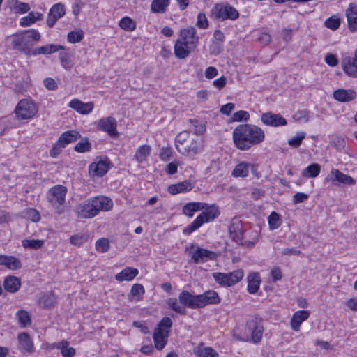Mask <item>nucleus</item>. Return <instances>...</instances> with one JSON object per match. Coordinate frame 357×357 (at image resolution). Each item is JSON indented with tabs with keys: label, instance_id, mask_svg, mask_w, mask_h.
I'll return each instance as SVG.
<instances>
[{
	"label": "nucleus",
	"instance_id": "1",
	"mask_svg": "<svg viewBox=\"0 0 357 357\" xmlns=\"http://www.w3.org/2000/svg\"><path fill=\"white\" fill-rule=\"evenodd\" d=\"M235 146L240 150H248L261 143L265 138L264 130L252 124H240L232 133Z\"/></svg>",
	"mask_w": 357,
	"mask_h": 357
},
{
	"label": "nucleus",
	"instance_id": "2",
	"mask_svg": "<svg viewBox=\"0 0 357 357\" xmlns=\"http://www.w3.org/2000/svg\"><path fill=\"white\" fill-rule=\"evenodd\" d=\"M113 202L111 199L99 196L88 199L79 204L75 208L77 215L82 218H91L100 211H108L112 209Z\"/></svg>",
	"mask_w": 357,
	"mask_h": 357
},
{
	"label": "nucleus",
	"instance_id": "3",
	"mask_svg": "<svg viewBox=\"0 0 357 357\" xmlns=\"http://www.w3.org/2000/svg\"><path fill=\"white\" fill-rule=\"evenodd\" d=\"M175 148L181 154L192 158L202 152L204 142L199 136L185 130L176 136Z\"/></svg>",
	"mask_w": 357,
	"mask_h": 357
},
{
	"label": "nucleus",
	"instance_id": "4",
	"mask_svg": "<svg viewBox=\"0 0 357 357\" xmlns=\"http://www.w3.org/2000/svg\"><path fill=\"white\" fill-rule=\"evenodd\" d=\"M67 192L68 189L66 186L56 185L50 188L47 192V200L58 215H61L65 212Z\"/></svg>",
	"mask_w": 357,
	"mask_h": 357
},
{
	"label": "nucleus",
	"instance_id": "5",
	"mask_svg": "<svg viewBox=\"0 0 357 357\" xmlns=\"http://www.w3.org/2000/svg\"><path fill=\"white\" fill-rule=\"evenodd\" d=\"M202 210L204 211L201 213L191 224L183 229V233L184 234H190L201 227L204 223L213 221L220 214L218 207L215 204L208 206V204L206 203L205 208Z\"/></svg>",
	"mask_w": 357,
	"mask_h": 357
},
{
	"label": "nucleus",
	"instance_id": "6",
	"mask_svg": "<svg viewBox=\"0 0 357 357\" xmlns=\"http://www.w3.org/2000/svg\"><path fill=\"white\" fill-rule=\"evenodd\" d=\"M215 281L221 286L231 287L241 281L244 273L242 270L238 269L228 273L215 272L212 274Z\"/></svg>",
	"mask_w": 357,
	"mask_h": 357
},
{
	"label": "nucleus",
	"instance_id": "7",
	"mask_svg": "<svg viewBox=\"0 0 357 357\" xmlns=\"http://www.w3.org/2000/svg\"><path fill=\"white\" fill-rule=\"evenodd\" d=\"M212 13L215 17L221 20H234L239 17L238 11L229 3H216Z\"/></svg>",
	"mask_w": 357,
	"mask_h": 357
},
{
	"label": "nucleus",
	"instance_id": "8",
	"mask_svg": "<svg viewBox=\"0 0 357 357\" xmlns=\"http://www.w3.org/2000/svg\"><path fill=\"white\" fill-rule=\"evenodd\" d=\"M37 112V106L32 101L26 99L20 100L15 109L18 119H29L33 118Z\"/></svg>",
	"mask_w": 357,
	"mask_h": 357
},
{
	"label": "nucleus",
	"instance_id": "9",
	"mask_svg": "<svg viewBox=\"0 0 357 357\" xmlns=\"http://www.w3.org/2000/svg\"><path fill=\"white\" fill-rule=\"evenodd\" d=\"M188 251L191 259L196 264L205 262L208 259H213L215 257V253L213 252L199 248L193 244L190 245Z\"/></svg>",
	"mask_w": 357,
	"mask_h": 357
},
{
	"label": "nucleus",
	"instance_id": "10",
	"mask_svg": "<svg viewBox=\"0 0 357 357\" xmlns=\"http://www.w3.org/2000/svg\"><path fill=\"white\" fill-rule=\"evenodd\" d=\"M325 181L331 182L335 185L340 184L352 185L356 183V181L352 177L343 174L340 170L336 169H333L330 172V173L325 178Z\"/></svg>",
	"mask_w": 357,
	"mask_h": 357
},
{
	"label": "nucleus",
	"instance_id": "11",
	"mask_svg": "<svg viewBox=\"0 0 357 357\" xmlns=\"http://www.w3.org/2000/svg\"><path fill=\"white\" fill-rule=\"evenodd\" d=\"M117 122L114 117L102 118L97 123V128L101 131L106 132L111 137H118L116 130Z\"/></svg>",
	"mask_w": 357,
	"mask_h": 357
},
{
	"label": "nucleus",
	"instance_id": "12",
	"mask_svg": "<svg viewBox=\"0 0 357 357\" xmlns=\"http://www.w3.org/2000/svg\"><path fill=\"white\" fill-rule=\"evenodd\" d=\"M178 40L187 43L188 45L196 49L199 43V36L195 27L190 26L186 29H183L179 32Z\"/></svg>",
	"mask_w": 357,
	"mask_h": 357
},
{
	"label": "nucleus",
	"instance_id": "13",
	"mask_svg": "<svg viewBox=\"0 0 357 357\" xmlns=\"http://www.w3.org/2000/svg\"><path fill=\"white\" fill-rule=\"evenodd\" d=\"M246 327L251 333V339L254 343H259L263 335V326L257 319H252L247 321Z\"/></svg>",
	"mask_w": 357,
	"mask_h": 357
},
{
	"label": "nucleus",
	"instance_id": "14",
	"mask_svg": "<svg viewBox=\"0 0 357 357\" xmlns=\"http://www.w3.org/2000/svg\"><path fill=\"white\" fill-rule=\"evenodd\" d=\"M261 121L268 126L277 127L287 124V120L279 114L268 112L261 114Z\"/></svg>",
	"mask_w": 357,
	"mask_h": 357
},
{
	"label": "nucleus",
	"instance_id": "15",
	"mask_svg": "<svg viewBox=\"0 0 357 357\" xmlns=\"http://www.w3.org/2000/svg\"><path fill=\"white\" fill-rule=\"evenodd\" d=\"M64 5L61 3H58L52 6L50 8L48 16L47 18V24L50 28H52L55 24L56 22L61 18L65 15Z\"/></svg>",
	"mask_w": 357,
	"mask_h": 357
},
{
	"label": "nucleus",
	"instance_id": "16",
	"mask_svg": "<svg viewBox=\"0 0 357 357\" xmlns=\"http://www.w3.org/2000/svg\"><path fill=\"white\" fill-rule=\"evenodd\" d=\"M199 308L210 304H218L220 300L217 292L215 291H207L202 294L197 295Z\"/></svg>",
	"mask_w": 357,
	"mask_h": 357
},
{
	"label": "nucleus",
	"instance_id": "17",
	"mask_svg": "<svg viewBox=\"0 0 357 357\" xmlns=\"http://www.w3.org/2000/svg\"><path fill=\"white\" fill-rule=\"evenodd\" d=\"M344 72L350 77H357V49L353 58L346 57L342 61Z\"/></svg>",
	"mask_w": 357,
	"mask_h": 357
},
{
	"label": "nucleus",
	"instance_id": "18",
	"mask_svg": "<svg viewBox=\"0 0 357 357\" xmlns=\"http://www.w3.org/2000/svg\"><path fill=\"white\" fill-rule=\"evenodd\" d=\"M345 14L350 31L352 32L357 31V5L354 3H349Z\"/></svg>",
	"mask_w": 357,
	"mask_h": 357
},
{
	"label": "nucleus",
	"instance_id": "19",
	"mask_svg": "<svg viewBox=\"0 0 357 357\" xmlns=\"http://www.w3.org/2000/svg\"><path fill=\"white\" fill-rule=\"evenodd\" d=\"M196 49L188 45L187 43L182 42L180 40H176L174 44V50L175 56L180 59H184L189 56V54L194 52Z\"/></svg>",
	"mask_w": 357,
	"mask_h": 357
},
{
	"label": "nucleus",
	"instance_id": "20",
	"mask_svg": "<svg viewBox=\"0 0 357 357\" xmlns=\"http://www.w3.org/2000/svg\"><path fill=\"white\" fill-rule=\"evenodd\" d=\"M179 302L183 305V307H187L190 309L199 308L197 295H192L188 291H183L178 296Z\"/></svg>",
	"mask_w": 357,
	"mask_h": 357
},
{
	"label": "nucleus",
	"instance_id": "21",
	"mask_svg": "<svg viewBox=\"0 0 357 357\" xmlns=\"http://www.w3.org/2000/svg\"><path fill=\"white\" fill-rule=\"evenodd\" d=\"M109 163L110 162L107 158L97 162H92L89 165V172H91L93 176H102L109 169Z\"/></svg>",
	"mask_w": 357,
	"mask_h": 357
},
{
	"label": "nucleus",
	"instance_id": "22",
	"mask_svg": "<svg viewBox=\"0 0 357 357\" xmlns=\"http://www.w3.org/2000/svg\"><path fill=\"white\" fill-rule=\"evenodd\" d=\"M68 107L79 114H88L93 110L94 105L93 102L84 103L79 99H73L69 102Z\"/></svg>",
	"mask_w": 357,
	"mask_h": 357
},
{
	"label": "nucleus",
	"instance_id": "23",
	"mask_svg": "<svg viewBox=\"0 0 357 357\" xmlns=\"http://www.w3.org/2000/svg\"><path fill=\"white\" fill-rule=\"evenodd\" d=\"M17 338L20 344V349L22 351L27 352L29 354H31L34 351L33 341L27 333L22 332L18 334Z\"/></svg>",
	"mask_w": 357,
	"mask_h": 357
},
{
	"label": "nucleus",
	"instance_id": "24",
	"mask_svg": "<svg viewBox=\"0 0 357 357\" xmlns=\"http://www.w3.org/2000/svg\"><path fill=\"white\" fill-rule=\"evenodd\" d=\"M333 96L336 100L344 102L354 100L357 96V93L352 89H340L334 91Z\"/></svg>",
	"mask_w": 357,
	"mask_h": 357
},
{
	"label": "nucleus",
	"instance_id": "25",
	"mask_svg": "<svg viewBox=\"0 0 357 357\" xmlns=\"http://www.w3.org/2000/svg\"><path fill=\"white\" fill-rule=\"evenodd\" d=\"M169 331L161 328H155L153 333V341L155 347L161 350L165 347L167 342Z\"/></svg>",
	"mask_w": 357,
	"mask_h": 357
},
{
	"label": "nucleus",
	"instance_id": "26",
	"mask_svg": "<svg viewBox=\"0 0 357 357\" xmlns=\"http://www.w3.org/2000/svg\"><path fill=\"white\" fill-rule=\"evenodd\" d=\"M310 316V312L307 310H298L296 312L291 319V326L294 331H298L300 326Z\"/></svg>",
	"mask_w": 357,
	"mask_h": 357
},
{
	"label": "nucleus",
	"instance_id": "27",
	"mask_svg": "<svg viewBox=\"0 0 357 357\" xmlns=\"http://www.w3.org/2000/svg\"><path fill=\"white\" fill-rule=\"evenodd\" d=\"M139 273L137 268L133 267H126L120 273L115 275V279L119 282L131 281Z\"/></svg>",
	"mask_w": 357,
	"mask_h": 357
},
{
	"label": "nucleus",
	"instance_id": "28",
	"mask_svg": "<svg viewBox=\"0 0 357 357\" xmlns=\"http://www.w3.org/2000/svg\"><path fill=\"white\" fill-rule=\"evenodd\" d=\"M193 188V185L189 181H184L168 187V192L172 195L188 192Z\"/></svg>",
	"mask_w": 357,
	"mask_h": 357
},
{
	"label": "nucleus",
	"instance_id": "29",
	"mask_svg": "<svg viewBox=\"0 0 357 357\" xmlns=\"http://www.w3.org/2000/svg\"><path fill=\"white\" fill-rule=\"evenodd\" d=\"M248 291L250 294H255L260 285L261 279L258 273H251L248 277Z\"/></svg>",
	"mask_w": 357,
	"mask_h": 357
},
{
	"label": "nucleus",
	"instance_id": "30",
	"mask_svg": "<svg viewBox=\"0 0 357 357\" xmlns=\"http://www.w3.org/2000/svg\"><path fill=\"white\" fill-rule=\"evenodd\" d=\"M229 233L231 238L238 243L243 240V231L239 222H233L229 227Z\"/></svg>",
	"mask_w": 357,
	"mask_h": 357
},
{
	"label": "nucleus",
	"instance_id": "31",
	"mask_svg": "<svg viewBox=\"0 0 357 357\" xmlns=\"http://www.w3.org/2000/svg\"><path fill=\"white\" fill-rule=\"evenodd\" d=\"M21 286L20 280L15 276H8L5 278L3 282L4 289L10 293L16 292Z\"/></svg>",
	"mask_w": 357,
	"mask_h": 357
},
{
	"label": "nucleus",
	"instance_id": "32",
	"mask_svg": "<svg viewBox=\"0 0 357 357\" xmlns=\"http://www.w3.org/2000/svg\"><path fill=\"white\" fill-rule=\"evenodd\" d=\"M78 137L79 133L77 131H66L61 135L57 142L64 148L67 144L75 142Z\"/></svg>",
	"mask_w": 357,
	"mask_h": 357
},
{
	"label": "nucleus",
	"instance_id": "33",
	"mask_svg": "<svg viewBox=\"0 0 357 357\" xmlns=\"http://www.w3.org/2000/svg\"><path fill=\"white\" fill-rule=\"evenodd\" d=\"M206 203L203 202H189L183 206V213L188 217H192L197 211L205 208Z\"/></svg>",
	"mask_w": 357,
	"mask_h": 357
},
{
	"label": "nucleus",
	"instance_id": "34",
	"mask_svg": "<svg viewBox=\"0 0 357 357\" xmlns=\"http://www.w3.org/2000/svg\"><path fill=\"white\" fill-rule=\"evenodd\" d=\"M42 17V13L31 12L27 16L23 17L20 19V24L22 27L29 26L34 24L37 20H40Z\"/></svg>",
	"mask_w": 357,
	"mask_h": 357
},
{
	"label": "nucleus",
	"instance_id": "35",
	"mask_svg": "<svg viewBox=\"0 0 357 357\" xmlns=\"http://www.w3.org/2000/svg\"><path fill=\"white\" fill-rule=\"evenodd\" d=\"M56 303V297L52 293H46L38 300L39 306L43 308H50L54 306Z\"/></svg>",
	"mask_w": 357,
	"mask_h": 357
},
{
	"label": "nucleus",
	"instance_id": "36",
	"mask_svg": "<svg viewBox=\"0 0 357 357\" xmlns=\"http://www.w3.org/2000/svg\"><path fill=\"white\" fill-rule=\"evenodd\" d=\"M169 4V0H153L151 10L154 13H164Z\"/></svg>",
	"mask_w": 357,
	"mask_h": 357
},
{
	"label": "nucleus",
	"instance_id": "37",
	"mask_svg": "<svg viewBox=\"0 0 357 357\" xmlns=\"http://www.w3.org/2000/svg\"><path fill=\"white\" fill-rule=\"evenodd\" d=\"M151 147L149 145L140 146L134 155V158L139 163L146 160V158L150 155Z\"/></svg>",
	"mask_w": 357,
	"mask_h": 357
},
{
	"label": "nucleus",
	"instance_id": "38",
	"mask_svg": "<svg viewBox=\"0 0 357 357\" xmlns=\"http://www.w3.org/2000/svg\"><path fill=\"white\" fill-rule=\"evenodd\" d=\"M321 167L317 163H313L302 171V176L306 178H314L320 172Z\"/></svg>",
	"mask_w": 357,
	"mask_h": 357
},
{
	"label": "nucleus",
	"instance_id": "39",
	"mask_svg": "<svg viewBox=\"0 0 357 357\" xmlns=\"http://www.w3.org/2000/svg\"><path fill=\"white\" fill-rule=\"evenodd\" d=\"M145 290L142 284L139 283L134 284L129 295V296H131L130 299L140 301L142 299Z\"/></svg>",
	"mask_w": 357,
	"mask_h": 357
},
{
	"label": "nucleus",
	"instance_id": "40",
	"mask_svg": "<svg viewBox=\"0 0 357 357\" xmlns=\"http://www.w3.org/2000/svg\"><path fill=\"white\" fill-rule=\"evenodd\" d=\"M188 122L190 129L192 130L195 134V136L200 135L206 131L205 126L199 121L190 119Z\"/></svg>",
	"mask_w": 357,
	"mask_h": 357
},
{
	"label": "nucleus",
	"instance_id": "41",
	"mask_svg": "<svg viewBox=\"0 0 357 357\" xmlns=\"http://www.w3.org/2000/svg\"><path fill=\"white\" fill-rule=\"evenodd\" d=\"M249 172V165L246 162H241L237 165L232 172V175L238 177H245L248 176Z\"/></svg>",
	"mask_w": 357,
	"mask_h": 357
},
{
	"label": "nucleus",
	"instance_id": "42",
	"mask_svg": "<svg viewBox=\"0 0 357 357\" xmlns=\"http://www.w3.org/2000/svg\"><path fill=\"white\" fill-rule=\"evenodd\" d=\"M22 243L24 248L38 250L43 247L44 241L39 239H24Z\"/></svg>",
	"mask_w": 357,
	"mask_h": 357
},
{
	"label": "nucleus",
	"instance_id": "43",
	"mask_svg": "<svg viewBox=\"0 0 357 357\" xmlns=\"http://www.w3.org/2000/svg\"><path fill=\"white\" fill-rule=\"evenodd\" d=\"M179 303L176 298H169L167 301L169 307L172 310L183 315L186 314L185 307L181 306Z\"/></svg>",
	"mask_w": 357,
	"mask_h": 357
},
{
	"label": "nucleus",
	"instance_id": "44",
	"mask_svg": "<svg viewBox=\"0 0 357 357\" xmlns=\"http://www.w3.org/2000/svg\"><path fill=\"white\" fill-rule=\"evenodd\" d=\"M89 236L85 234H77L70 237V244L75 246H80L88 241Z\"/></svg>",
	"mask_w": 357,
	"mask_h": 357
},
{
	"label": "nucleus",
	"instance_id": "45",
	"mask_svg": "<svg viewBox=\"0 0 357 357\" xmlns=\"http://www.w3.org/2000/svg\"><path fill=\"white\" fill-rule=\"evenodd\" d=\"M11 44L14 49L20 50L21 47L28 44L26 36L24 33L16 35L13 38Z\"/></svg>",
	"mask_w": 357,
	"mask_h": 357
},
{
	"label": "nucleus",
	"instance_id": "46",
	"mask_svg": "<svg viewBox=\"0 0 357 357\" xmlns=\"http://www.w3.org/2000/svg\"><path fill=\"white\" fill-rule=\"evenodd\" d=\"M4 266L11 270H17L20 269L22 266L21 262L19 259L13 256L6 255Z\"/></svg>",
	"mask_w": 357,
	"mask_h": 357
},
{
	"label": "nucleus",
	"instance_id": "47",
	"mask_svg": "<svg viewBox=\"0 0 357 357\" xmlns=\"http://www.w3.org/2000/svg\"><path fill=\"white\" fill-rule=\"evenodd\" d=\"M340 17L333 15L328 18H327L324 22V25L328 28L333 31L337 30L340 26Z\"/></svg>",
	"mask_w": 357,
	"mask_h": 357
},
{
	"label": "nucleus",
	"instance_id": "48",
	"mask_svg": "<svg viewBox=\"0 0 357 357\" xmlns=\"http://www.w3.org/2000/svg\"><path fill=\"white\" fill-rule=\"evenodd\" d=\"M84 38V31L82 30H74L68 33L67 39L71 43L80 42Z\"/></svg>",
	"mask_w": 357,
	"mask_h": 357
},
{
	"label": "nucleus",
	"instance_id": "49",
	"mask_svg": "<svg viewBox=\"0 0 357 357\" xmlns=\"http://www.w3.org/2000/svg\"><path fill=\"white\" fill-rule=\"evenodd\" d=\"M268 222L271 230L278 229L280 226V215L273 211L268 217Z\"/></svg>",
	"mask_w": 357,
	"mask_h": 357
},
{
	"label": "nucleus",
	"instance_id": "50",
	"mask_svg": "<svg viewBox=\"0 0 357 357\" xmlns=\"http://www.w3.org/2000/svg\"><path fill=\"white\" fill-rule=\"evenodd\" d=\"M305 132H296L295 136H294L292 138L288 140V144L290 146L297 148L301 144L302 141L305 138Z\"/></svg>",
	"mask_w": 357,
	"mask_h": 357
},
{
	"label": "nucleus",
	"instance_id": "51",
	"mask_svg": "<svg viewBox=\"0 0 357 357\" xmlns=\"http://www.w3.org/2000/svg\"><path fill=\"white\" fill-rule=\"evenodd\" d=\"M17 317L22 327H26L27 325L31 324V317L26 311H18Z\"/></svg>",
	"mask_w": 357,
	"mask_h": 357
},
{
	"label": "nucleus",
	"instance_id": "52",
	"mask_svg": "<svg viewBox=\"0 0 357 357\" xmlns=\"http://www.w3.org/2000/svg\"><path fill=\"white\" fill-rule=\"evenodd\" d=\"M13 9L16 13L23 14L27 13L30 10L28 3L16 0L13 3Z\"/></svg>",
	"mask_w": 357,
	"mask_h": 357
},
{
	"label": "nucleus",
	"instance_id": "53",
	"mask_svg": "<svg viewBox=\"0 0 357 357\" xmlns=\"http://www.w3.org/2000/svg\"><path fill=\"white\" fill-rule=\"evenodd\" d=\"M64 49V46L61 45L48 44L42 46L41 50H43V54H50Z\"/></svg>",
	"mask_w": 357,
	"mask_h": 357
},
{
	"label": "nucleus",
	"instance_id": "54",
	"mask_svg": "<svg viewBox=\"0 0 357 357\" xmlns=\"http://www.w3.org/2000/svg\"><path fill=\"white\" fill-rule=\"evenodd\" d=\"M119 26L126 31H133L135 29V26L132 22V20L129 17H123L119 23Z\"/></svg>",
	"mask_w": 357,
	"mask_h": 357
},
{
	"label": "nucleus",
	"instance_id": "55",
	"mask_svg": "<svg viewBox=\"0 0 357 357\" xmlns=\"http://www.w3.org/2000/svg\"><path fill=\"white\" fill-rule=\"evenodd\" d=\"M96 248L100 252H106L109 249V242L107 238H102L96 242Z\"/></svg>",
	"mask_w": 357,
	"mask_h": 357
},
{
	"label": "nucleus",
	"instance_id": "56",
	"mask_svg": "<svg viewBox=\"0 0 357 357\" xmlns=\"http://www.w3.org/2000/svg\"><path fill=\"white\" fill-rule=\"evenodd\" d=\"M75 151L79 153H85L91 149V144L87 138L82 139L80 142L75 146Z\"/></svg>",
	"mask_w": 357,
	"mask_h": 357
},
{
	"label": "nucleus",
	"instance_id": "57",
	"mask_svg": "<svg viewBox=\"0 0 357 357\" xmlns=\"http://www.w3.org/2000/svg\"><path fill=\"white\" fill-rule=\"evenodd\" d=\"M223 51V43L213 40L209 46V52L211 55H218Z\"/></svg>",
	"mask_w": 357,
	"mask_h": 357
},
{
	"label": "nucleus",
	"instance_id": "58",
	"mask_svg": "<svg viewBox=\"0 0 357 357\" xmlns=\"http://www.w3.org/2000/svg\"><path fill=\"white\" fill-rule=\"evenodd\" d=\"M23 33L26 36L27 43H29V40H32L34 42H38L40 40V33L35 29H29Z\"/></svg>",
	"mask_w": 357,
	"mask_h": 357
},
{
	"label": "nucleus",
	"instance_id": "59",
	"mask_svg": "<svg viewBox=\"0 0 357 357\" xmlns=\"http://www.w3.org/2000/svg\"><path fill=\"white\" fill-rule=\"evenodd\" d=\"M250 115L249 113L244 110H240L236 112H235L232 117L231 120L233 121H241L244 120L245 121H247L249 119Z\"/></svg>",
	"mask_w": 357,
	"mask_h": 357
},
{
	"label": "nucleus",
	"instance_id": "60",
	"mask_svg": "<svg viewBox=\"0 0 357 357\" xmlns=\"http://www.w3.org/2000/svg\"><path fill=\"white\" fill-rule=\"evenodd\" d=\"M197 26L201 29H206L208 26V20L204 13H199L198 14Z\"/></svg>",
	"mask_w": 357,
	"mask_h": 357
},
{
	"label": "nucleus",
	"instance_id": "61",
	"mask_svg": "<svg viewBox=\"0 0 357 357\" xmlns=\"http://www.w3.org/2000/svg\"><path fill=\"white\" fill-rule=\"evenodd\" d=\"M202 357H218V353L212 347H205L200 351V354Z\"/></svg>",
	"mask_w": 357,
	"mask_h": 357
},
{
	"label": "nucleus",
	"instance_id": "62",
	"mask_svg": "<svg viewBox=\"0 0 357 357\" xmlns=\"http://www.w3.org/2000/svg\"><path fill=\"white\" fill-rule=\"evenodd\" d=\"M43 84H44L45 87L47 89L51 90V91L56 90L58 86L55 80L50 77L45 78L43 81Z\"/></svg>",
	"mask_w": 357,
	"mask_h": 357
},
{
	"label": "nucleus",
	"instance_id": "63",
	"mask_svg": "<svg viewBox=\"0 0 357 357\" xmlns=\"http://www.w3.org/2000/svg\"><path fill=\"white\" fill-rule=\"evenodd\" d=\"M172 155V149L170 147H162L160 153V158L163 161H167Z\"/></svg>",
	"mask_w": 357,
	"mask_h": 357
},
{
	"label": "nucleus",
	"instance_id": "64",
	"mask_svg": "<svg viewBox=\"0 0 357 357\" xmlns=\"http://www.w3.org/2000/svg\"><path fill=\"white\" fill-rule=\"evenodd\" d=\"M273 282H275L280 280L282 278V274L280 268L278 266L274 267L271 271Z\"/></svg>",
	"mask_w": 357,
	"mask_h": 357
}]
</instances>
